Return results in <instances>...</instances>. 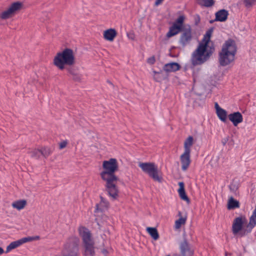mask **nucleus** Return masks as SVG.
Masks as SVG:
<instances>
[{
	"label": "nucleus",
	"instance_id": "nucleus-4",
	"mask_svg": "<svg viewBox=\"0 0 256 256\" xmlns=\"http://www.w3.org/2000/svg\"><path fill=\"white\" fill-rule=\"evenodd\" d=\"M75 64V57L73 50L66 48L58 52L54 58V64L58 69L63 70L66 66H72Z\"/></svg>",
	"mask_w": 256,
	"mask_h": 256
},
{
	"label": "nucleus",
	"instance_id": "nucleus-13",
	"mask_svg": "<svg viewBox=\"0 0 256 256\" xmlns=\"http://www.w3.org/2000/svg\"><path fill=\"white\" fill-rule=\"evenodd\" d=\"M190 152H184L180 156V160L182 163V170H186L190 164Z\"/></svg>",
	"mask_w": 256,
	"mask_h": 256
},
{
	"label": "nucleus",
	"instance_id": "nucleus-37",
	"mask_svg": "<svg viewBox=\"0 0 256 256\" xmlns=\"http://www.w3.org/2000/svg\"><path fill=\"white\" fill-rule=\"evenodd\" d=\"M250 218L255 220L256 221V209L255 208L254 212H252V215L250 216Z\"/></svg>",
	"mask_w": 256,
	"mask_h": 256
},
{
	"label": "nucleus",
	"instance_id": "nucleus-28",
	"mask_svg": "<svg viewBox=\"0 0 256 256\" xmlns=\"http://www.w3.org/2000/svg\"><path fill=\"white\" fill-rule=\"evenodd\" d=\"M199 4L206 7H210L214 4V0H199Z\"/></svg>",
	"mask_w": 256,
	"mask_h": 256
},
{
	"label": "nucleus",
	"instance_id": "nucleus-40",
	"mask_svg": "<svg viewBox=\"0 0 256 256\" xmlns=\"http://www.w3.org/2000/svg\"><path fill=\"white\" fill-rule=\"evenodd\" d=\"M67 70H68V72L71 75H72V76H73V75L74 74L73 72V71H72V68H68L67 69Z\"/></svg>",
	"mask_w": 256,
	"mask_h": 256
},
{
	"label": "nucleus",
	"instance_id": "nucleus-18",
	"mask_svg": "<svg viewBox=\"0 0 256 256\" xmlns=\"http://www.w3.org/2000/svg\"><path fill=\"white\" fill-rule=\"evenodd\" d=\"M116 32L114 29L110 28L104 32V38L107 40L112 42L116 36Z\"/></svg>",
	"mask_w": 256,
	"mask_h": 256
},
{
	"label": "nucleus",
	"instance_id": "nucleus-42",
	"mask_svg": "<svg viewBox=\"0 0 256 256\" xmlns=\"http://www.w3.org/2000/svg\"><path fill=\"white\" fill-rule=\"evenodd\" d=\"M102 252L104 254V255H106V254L108 253V251L106 250V249H104L102 250Z\"/></svg>",
	"mask_w": 256,
	"mask_h": 256
},
{
	"label": "nucleus",
	"instance_id": "nucleus-20",
	"mask_svg": "<svg viewBox=\"0 0 256 256\" xmlns=\"http://www.w3.org/2000/svg\"><path fill=\"white\" fill-rule=\"evenodd\" d=\"M194 143V138L192 136H189L184 141V149L186 152H190V148Z\"/></svg>",
	"mask_w": 256,
	"mask_h": 256
},
{
	"label": "nucleus",
	"instance_id": "nucleus-43",
	"mask_svg": "<svg viewBox=\"0 0 256 256\" xmlns=\"http://www.w3.org/2000/svg\"><path fill=\"white\" fill-rule=\"evenodd\" d=\"M4 252V250L2 249V248L0 247V255L2 254Z\"/></svg>",
	"mask_w": 256,
	"mask_h": 256
},
{
	"label": "nucleus",
	"instance_id": "nucleus-26",
	"mask_svg": "<svg viewBox=\"0 0 256 256\" xmlns=\"http://www.w3.org/2000/svg\"><path fill=\"white\" fill-rule=\"evenodd\" d=\"M31 157L36 159H39L41 154V151L40 149H33L30 150L28 152Z\"/></svg>",
	"mask_w": 256,
	"mask_h": 256
},
{
	"label": "nucleus",
	"instance_id": "nucleus-15",
	"mask_svg": "<svg viewBox=\"0 0 256 256\" xmlns=\"http://www.w3.org/2000/svg\"><path fill=\"white\" fill-rule=\"evenodd\" d=\"M180 68V64L175 62H172L164 64L163 70L166 72H176Z\"/></svg>",
	"mask_w": 256,
	"mask_h": 256
},
{
	"label": "nucleus",
	"instance_id": "nucleus-25",
	"mask_svg": "<svg viewBox=\"0 0 256 256\" xmlns=\"http://www.w3.org/2000/svg\"><path fill=\"white\" fill-rule=\"evenodd\" d=\"M216 114L218 118L223 122H225L226 120L227 112L226 110L222 108L218 110Z\"/></svg>",
	"mask_w": 256,
	"mask_h": 256
},
{
	"label": "nucleus",
	"instance_id": "nucleus-36",
	"mask_svg": "<svg viewBox=\"0 0 256 256\" xmlns=\"http://www.w3.org/2000/svg\"><path fill=\"white\" fill-rule=\"evenodd\" d=\"M228 136H227L222 140V144L223 146H225L228 140Z\"/></svg>",
	"mask_w": 256,
	"mask_h": 256
},
{
	"label": "nucleus",
	"instance_id": "nucleus-23",
	"mask_svg": "<svg viewBox=\"0 0 256 256\" xmlns=\"http://www.w3.org/2000/svg\"><path fill=\"white\" fill-rule=\"evenodd\" d=\"M146 231L154 240H156L158 239L159 234L156 228L148 227Z\"/></svg>",
	"mask_w": 256,
	"mask_h": 256
},
{
	"label": "nucleus",
	"instance_id": "nucleus-27",
	"mask_svg": "<svg viewBox=\"0 0 256 256\" xmlns=\"http://www.w3.org/2000/svg\"><path fill=\"white\" fill-rule=\"evenodd\" d=\"M40 151L41 154L46 158L52 154L53 150L49 147H43L40 149Z\"/></svg>",
	"mask_w": 256,
	"mask_h": 256
},
{
	"label": "nucleus",
	"instance_id": "nucleus-3",
	"mask_svg": "<svg viewBox=\"0 0 256 256\" xmlns=\"http://www.w3.org/2000/svg\"><path fill=\"white\" fill-rule=\"evenodd\" d=\"M236 52L235 42L232 40L226 41L219 54L218 60L220 66H226L234 62Z\"/></svg>",
	"mask_w": 256,
	"mask_h": 256
},
{
	"label": "nucleus",
	"instance_id": "nucleus-14",
	"mask_svg": "<svg viewBox=\"0 0 256 256\" xmlns=\"http://www.w3.org/2000/svg\"><path fill=\"white\" fill-rule=\"evenodd\" d=\"M228 119L232 122L234 126H236L243 121V117L240 112H237L230 114Z\"/></svg>",
	"mask_w": 256,
	"mask_h": 256
},
{
	"label": "nucleus",
	"instance_id": "nucleus-32",
	"mask_svg": "<svg viewBox=\"0 0 256 256\" xmlns=\"http://www.w3.org/2000/svg\"><path fill=\"white\" fill-rule=\"evenodd\" d=\"M256 224V221L250 218V222L248 226H250V229H252Z\"/></svg>",
	"mask_w": 256,
	"mask_h": 256
},
{
	"label": "nucleus",
	"instance_id": "nucleus-29",
	"mask_svg": "<svg viewBox=\"0 0 256 256\" xmlns=\"http://www.w3.org/2000/svg\"><path fill=\"white\" fill-rule=\"evenodd\" d=\"M186 218L180 217L175 222V228H180L182 224H185Z\"/></svg>",
	"mask_w": 256,
	"mask_h": 256
},
{
	"label": "nucleus",
	"instance_id": "nucleus-17",
	"mask_svg": "<svg viewBox=\"0 0 256 256\" xmlns=\"http://www.w3.org/2000/svg\"><path fill=\"white\" fill-rule=\"evenodd\" d=\"M228 11L224 10H220L216 13V20L224 22L228 18Z\"/></svg>",
	"mask_w": 256,
	"mask_h": 256
},
{
	"label": "nucleus",
	"instance_id": "nucleus-1",
	"mask_svg": "<svg viewBox=\"0 0 256 256\" xmlns=\"http://www.w3.org/2000/svg\"><path fill=\"white\" fill-rule=\"evenodd\" d=\"M102 170L100 176L105 182V188L109 196L112 200L118 198L119 190L116 186L118 178L115 172L118 170V164L116 159L111 158L108 160H104L102 164Z\"/></svg>",
	"mask_w": 256,
	"mask_h": 256
},
{
	"label": "nucleus",
	"instance_id": "nucleus-35",
	"mask_svg": "<svg viewBox=\"0 0 256 256\" xmlns=\"http://www.w3.org/2000/svg\"><path fill=\"white\" fill-rule=\"evenodd\" d=\"M72 78L76 81H79L80 80V76L78 74H74L72 76Z\"/></svg>",
	"mask_w": 256,
	"mask_h": 256
},
{
	"label": "nucleus",
	"instance_id": "nucleus-45",
	"mask_svg": "<svg viewBox=\"0 0 256 256\" xmlns=\"http://www.w3.org/2000/svg\"><path fill=\"white\" fill-rule=\"evenodd\" d=\"M109 82V84H112L110 82Z\"/></svg>",
	"mask_w": 256,
	"mask_h": 256
},
{
	"label": "nucleus",
	"instance_id": "nucleus-24",
	"mask_svg": "<svg viewBox=\"0 0 256 256\" xmlns=\"http://www.w3.org/2000/svg\"><path fill=\"white\" fill-rule=\"evenodd\" d=\"M22 243L21 242L20 239L18 240L12 242L8 246L6 247V252H8L12 250L13 249H14L19 246H21Z\"/></svg>",
	"mask_w": 256,
	"mask_h": 256
},
{
	"label": "nucleus",
	"instance_id": "nucleus-44",
	"mask_svg": "<svg viewBox=\"0 0 256 256\" xmlns=\"http://www.w3.org/2000/svg\"><path fill=\"white\" fill-rule=\"evenodd\" d=\"M154 72L155 74H159L158 72H155V71H154Z\"/></svg>",
	"mask_w": 256,
	"mask_h": 256
},
{
	"label": "nucleus",
	"instance_id": "nucleus-41",
	"mask_svg": "<svg viewBox=\"0 0 256 256\" xmlns=\"http://www.w3.org/2000/svg\"><path fill=\"white\" fill-rule=\"evenodd\" d=\"M214 106H215V108L216 109V112H218V109L222 108H221L220 107L219 105L218 104L217 102L215 103Z\"/></svg>",
	"mask_w": 256,
	"mask_h": 256
},
{
	"label": "nucleus",
	"instance_id": "nucleus-19",
	"mask_svg": "<svg viewBox=\"0 0 256 256\" xmlns=\"http://www.w3.org/2000/svg\"><path fill=\"white\" fill-rule=\"evenodd\" d=\"M178 186H180L179 189L178 190V192L180 198L182 200H184L188 202H190V200L188 196H186L185 190H184V184L183 182H179Z\"/></svg>",
	"mask_w": 256,
	"mask_h": 256
},
{
	"label": "nucleus",
	"instance_id": "nucleus-6",
	"mask_svg": "<svg viewBox=\"0 0 256 256\" xmlns=\"http://www.w3.org/2000/svg\"><path fill=\"white\" fill-rule=\"evenodd\" d=\"M138 166L142 171L148 174L154 180L159 182H162V178L159 174L157 166L152 162H140Z\"/></svg>",
	"mask_w": 256,
	"mask_h": 256
},
{
	"label": "nucleus",
	"instance_id": "nucleus-30",
	"mask_svg": "<svg viewBox=\"0 0 256 256\" xmlns=\"http://www.w3.org/2000/svg\"><path fill=\"white\" fill-rule=\"evenodd\" d=\"M40 239L39 236H28V237H25L23 238L20 239L21 242L22 243V244L28 242H31L35 240H38Z\"/></svg>",
	"mask_w": 256,
	"mask_h": 256
},
{
	"label": "nucleus",
	"instance_id": "nucleus-21",
	"mask_svg": "<svg viewBox=\"0 0 256 256\" xmlns=\"http://www.w3.org/2000/svg\"><path fill=\"white\" fill-rule=\"evenodd\" d=\"M26 204V201L24 200H22L13 202L12 204V206L14 208L20 210L23 209Z\"/></svg>",
	"mask_w": 256,
	"mask_h": 256
},
{
	"label": "nucleus",
	"instance_id": "nucleus-33",
	"mask_svg": "<svg viewBox=\"0 0 256 256\" xmlns=\"http://www.w3.org/2000/svg\"><path fill=\"white\" fill-rule=\"evenodd\" d=\"M155 58L154 56H152L150 58H149L148 60H147V62L150 64H154V62H155Z\"/></svg>",
	"mask_w": 256,
	"mask_h": 256
},
{
	"label": "nucleus",
	"instance_id": "nucleus-10",
	"mask_svg": "<svg viewBox=\"0 0 256 256\" xmlns=\"http://www.w3.org/2000/svg\"><path fill=\"white\" fill-rule=\"evenodd\" d=\"M23 4L21 2H16L12 3L7 10L0 14V18L6 20L12 17L18 11L20 10Z\"/></svg>",
	"mask_w": 256,
	"mask_h": 256
},
{
	"label": "nucleus",
	"instance_id": "nucleus-12",
	"mask_svg": "<svg viewBox=\"0 0 256 256\" xmlns=\"http://www.w3.org/2000/svg\"><path fill=\"white\" fill-rule=\"evenodd\" d=\"M180 256H192L194 250H192L187 240L184 238L180 245Z\"/></svg>",
	"mask_w": 256,
	"mask_h": 256
},
{
	"label": "nucleus",
	"instance_id": "nucleus-38",
	"mask_svg": "<svg viewBox=\"0 0 256 256\" xmlns=\"http://www.w3.org/2000/svg\"><path fill=\"white\" fill-rule=\"evenodd\" d=\"M164 1V0H156V1L155 2V5L156 6H158L159 4H160L162 2Z\"/></svg>",
	"mask_w": 256,
	"mask_h": 256
},
{
	"label": "nucleus",
	"instance_id": "nucleus-7",
	"mask_svg": "<svg viewBox=\"0 0 256 256\" xmlns=\"http://www.w3.org/2000/svg\"><path fill=\"white\" fill-rule=\"evenodd\" d=\"M79 239L76 236L70 238L64 245V250L67 254L78 256Z\"/></svg>",
	"mask_w": 256,
	"mask_h": 256
},
{
	"label": "nucleus",
	"instance_id": "nucleus-16",
	"mask_svg": "<svg viewBox=\"0 0 256 256\" xmlns=\"http://www.w3.org/2000/svg\"><path fill=\"white\" fill-rule=\"evenodd\" d=\"M100 204H96V209L94 210V212H98L99 211H102L104 210L107 208L109 206L108 202L106 200L105 198L100 196Z\"/></svg>",
	"mask_w": 256,
	"mask_h": 256
},
{
	"label": "nucleus",
	"instance_id": "nucleus-8",
	"mask_svg": "<svg viewBox=\"0 0 256 256\" xmlns=\"http://www.w3.org/2000/svg\"><path fill=\"white\" fill-rule=\"evenodd\" d=\"M184 19V16L182 15L176 20L172 26L170 28L169 30L166 34V37L168 38L176 36L182 30Z\"/></svg>",
	"mask_w": 256,
	"mask_h": 256
},
{
	"label": "nucleus",
	"instance_id": "nucleus-31",
	"mask_svg": "<svg viewBox=\"0 0 256 256\" xmlns=\"http://www.w3.org/2000/svg\"><path fill=\"white\" fill-rule=\"evenodd\" d=\"M256 2V0H244V3L246 8L252 7Z\"/></svg>",
	"mask_w": 256,
	"mask_h": 256
},
{
	"label": "nucleus",
	"instance_id": "nucleus-11",
	"mask_svg": "<svg viewBox=\"0 0 256 256\" xmlns=\"http://www.w3.org/2000/svg\"><path fill=\"white\" fill-rule=\"evenodd\" d=\"M245 221L246 218L242 217H238L234 220L232 226V232L234 234H238L242 237L246 234V230H242V225Z\"/></svg>",
	"mask_w": 256,
	"mask_h": 256
},
{
	"label": "nucleus",
	"instance_id": "nucleus-46",
	"mask_svg": "<svg viewBox=\"0 0 256 256\" xmlns=\"http://www.w3.org/2000/svg\"><path fill=\"white\" fill-rule=\"evenodd\" d=\"M154 79H155L156 80H157L156 78H154Z\"/></svg>",
	"mask_w": 256,
	"mask_h": 256
},
{
	"label": "nucleus",
	"instance_id": "nucleus-9",
	"mask_svg": "<svg viewBox=\"0 0 256 256\" xmlns=\"http://www.w3.org/2000/svg\"><path fill=\"white\" fill-rule=\"evenodd\" d=\"M182 32L179 43L184 48L190 44L192 40V32L190 26L188 24L184 26Z\"/></svg>",
	"mask_w": 256,
	"mask_h": 256
},
{
	"label": "nucleus",
	"instance_id": "nucleus-22",
	"mask_svg": "<svg viewBox=\"0 0 256 256\" xmlns=\"http://www.w3.org/2000/svg\"><path fill=\"white\" fill-rule=\"evenodd\" d=\"M228 209L233 210L240 208L239 202L234 200L232 196L230 198L228 202Z\"/></svg>",
	"mask_w": 256,
	"mask_h": 256
},
{
	"label": "nucleus",
	"instance_id": "nucleus-2",
	"mask_svg": "<svg viewBox=\"0 0 256 256\" xmlns=\"http://www.w3.org/2000/svg\"><path fill=\"white\" fill-rule=\"evenodd\" d=\"M212 32V28L206 31L202 41L199 44L197 48L192 52L191 57V62L192 65L202 64L210 58L212 52L207 50L206 48L210 41Z\"/></svg>",
	"mask_w": 256,
	"mask_h": 256
},
{
	"label": "nucleus",
	"instance_id": "nucleus-34",
	"mask_svg": "<svg viewBox=\"0 0 256 256\" xmlns=\"http://www.w3.org/2000/svg\"><path fill=\"white\" fill-rule=\"evenodd\" d=\"M66 144H67L66 142L64 141V142H60V148L62 149V148H64L66 146Z\"/></svg>",
	"mask_w": 256,
	"mask_h": 256
},
{
	"label": "nucleus",
	"instance_id": "nucleus-39",
	"mask_svg": "<svg viewBox=\"0 0 256 256\" xmlns=\"http://www.w3.org/2000/svg\"><path fill=\"white\" fill-rule=\"evenodd\" d=\"M127 35L129 38H130L132 40L134 39V35L133 34H128Z\"/></svg>",
	"mask_w": 256,
	"mask_h": 256
},
{
	"label": "nucleus",
	"instance_id": "nucleus-5",
	"mask_svg": "<svg viewBox=\"0 0 256 256\" xmlns=\"http://www.w3.org/2000/svg\"><path fill=\"white\" fill-rule=\"evenodd\" d=\"M78 232L82 240L84 256H94V242L90 231L84 226H80L78 228Z\"/></svg>",
	"mask_w": 256,
	"mask_h": 256
}]
</instances>
